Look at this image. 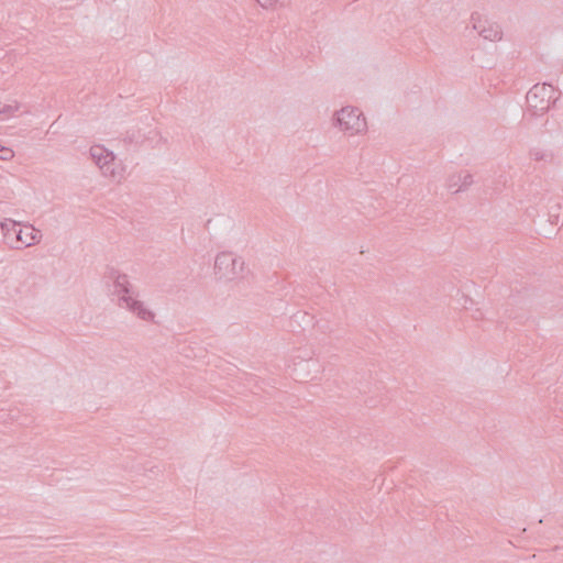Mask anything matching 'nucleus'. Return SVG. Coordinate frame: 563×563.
Masks as SVG:
<instances>
[{
	"label": "nucleus",
	"mask_w": 563,
	"mask_h": 563,
	"mask_svg": "<svg viewBox=\"0 0 563 563\" xmlns=\"http://www.w3.org/2000/svg\"><path fill=\"white\" fill-rule=\"evenodd\" d=\"M244 261L231 252H221L214 261V274L219 279L233 280L243 276Z\"/></svg>",
	"instance_id": "obj_4"
},
{
	"label": "nucleus",
	"mask_w": 563,
	"mask_h": 563,
	"mask_svg": "<svg viewBox=\"0 0 563 563\" xmlns=\"http://www.w3.org/2000/svg\"><path fill=\"white\" fill-rule=\"evenodd\" d=\"M126 139L130 143H139L140 142V135L135 136L134 133L131 135H126Z\"/></svg>",
	"instance_id": "obj_13"
},
{
	"label": "nucleus",
	"mask_w": 563,
	"mask_h": 563,
	"mask_svg": "<svg viewBox=\"0 0 563 563\" xmlns=\"http://www.w3.org/2000/svg\"><path fill=\"white\" fill-rule=\"evenodd\" d=\"M473 183V175L470 172L460 170L448 177L446 188L453 194H457L467 190Z\"/></svg>",
	"instance_id": "obj_8"
},
{
	"label": "nucleus",
	"mask_w": 563,
	"mask_h": 563,
	"mask_svg": "<svg viewBox=\"0 0 563 563\" xmlns=\"http://www.w3.org/2000/svg\"><path fill=\"white\" fill-rule=\"evenodd\" d=\"M106 278L112 282V295L117 297L120 308L129 310L144 321L154 319V312L146 308L143 301L137 299L139 292L130 283L126 274L111 267L107 271Z\"/></svg>",
	"instance_id": "obj_1"
},
{
	"label": "nucleus",
	"mask_w": 563,
	"mask_h": 563,
	"mask_svg": "<svg viewBox=\"0 0 563 563\" xmlns=\"http://www.w3.org/2000/svg\"><path fill=\"white\" fill-rule=\"evenodd\" d=\"M278 0H256V2L264 9L273 7Z\"/></svg>",
	"instance_id": "obj_12"
},
{
	"label": "nucleus",
	"mask_w": 563,
	"mask_h": 563,
	"mask_svg": "<svg viewBox=\"0 0 563 563\" xmlns=\"http://www.w3.org/2000/svg\"><path fill=\"white\" fill-rule=\"evenodd\" d=\"M13 157H14L13 150L0 144V159L1 161H11Z\"/></svg>",
	"instance_id": "obj_11"
},
{
	"label": "nucleus",
	"mask_w": 563,
	"mask_h": 563,
	"mask_svg": "<svg viewBox=\"0 0 563 563\" xmlns=\"http://www.w3.org/2000/svg\"><path fill=\"white\" fill-rule=\"evenodd\" d=\"M334 125L350 135L362 133L367 128L363 113L352 107L342 108L335 113Z\"/></svg>",
	"instance_id": "obj_5"
},
{
	"label": "nucleus",
	"mask_w": 563,
	"mask_h": 563,
	"mask_svg": "<svg viewBox=\"0 0 563 563\" xmlns=\"http://www.w3.org/2000/svg\"><path fill=\"white\" fill-rule=\"evenodd\" d=\"M19 109H20V103L18 101H13L11 103H2V102H0V114H4L7 117H11Z\"/></svg>",
	"instance_id": "obj_10"
},
{
	"label": "nucleus",
	"mask_w": 563,
	"mask_h": 563,
	"mask_svg": "<svg viewBox=\"0 0 563 563\" xmlns=\"http://www.w3.org/2000/svg\"><path fill=\"white\" fill-rule=\"evenodd\" d=\"M471 22L472 27L477 31L483 38L492 42L501 40L503 31L497 23L483 20L477 12L472 13Z\"/></svg>",
	"instance_id": "obj_6"
},
{
	"label": "nucleus",
	"mask_w": 563,
	"mask_h": 563,
	"mask_svg": "<svg viewBox=\"0 0 563 563\" xmlns=\"http://www.w3.org/2000/svg\"><path fill=\"white\" fill-rule=\"evenodd\" d=\"M90 155L104 175L113 174V168H111V165L114 161V155L112 152L108 151L103 146L95 145L90 148Z\"/></svg>",
	"instance_id": "obj_7"
},
{
	"label": "nucleus",
	"mask_w": 563,
	"mask_h": 563,
	"mask_svg": "<svg viewBox=\"0 0 563 563\" xmlns=\"http://www.w3.org/2000/svg\"><path fill=\"white\" fill-rule=\"evenodd\" d=\"M0 230L4 243L11 249L20 250L40 242L41 232L33 225H24L12 219H4L0 222Z\"/></svg>",
	"instance_id": "obj_2"
},
{
	"label": "nucleus",
	"mask_w": 563,
	"mask_h": 563,
	"mask_svg": "<svg viewBox=\"0 0 563 563\" xmlns=\"http://www.w3.org/2000/svg\"><path fill=\"white\" fill-rule=\"evenodd\" d=\"M561 92L547 82L534 85L527 93L528 110L532 115H542L554 107Z\"/></svg>",
	"instance_id": "obj_3"
},
{
	"label": "nucleus",
	"mask_w": 563,
	"mask_h": 563,
	"mask_svg": "<svg viewBox=\"0 0 563 563\" xmlns=\"http://www.w3.org/2000/svg\"><path fill=\"white\" fill-rule=\"evenodd\" d=\"M530 156L536 162H552L553 159V154L551 152L541 148H532L530 151Z\"/></svg>",
	"instance_id": "obj_9"
}]
</instances>
